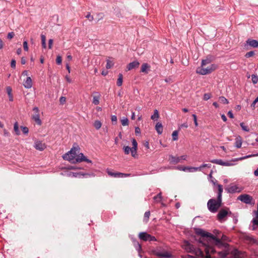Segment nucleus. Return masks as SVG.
I'll use <instances>...</instances> for the list:
<instances>
[{"mask_svg":"<svg viewBox=\"0 0 258 258\" xmlns=\"http://www.w3.org/2000/svg\"><path fill=\"white\" fill-rule=\"evenodd\" d=\"M198 233L201 236L200 242L204 247L206 258H211V254L214 253H217L220 258H226L229 254L234 258H242L245 255L244 252L237 249L231 250L229 245L225 242L228 240V237L225 235L216 237L211 233L202 230Z\"/></svg>","mask_w":258,"mask_h":258,"instance_id":"obj_1","label":"nucleus"},{"mask_svg":"<svg viewBox=\"0 0 258 258\" xmlns=\"http://www.w3.org/2000/svg\"><path fill=\"white\" fill-rule=\"evenodd\" d=\"M198 242L199 245L198 248L187 241H184L182 247L188 252L194 253L197 256L202 258H206V252L204 249V246L200 242V238L198 239Z\"/></svg>","mask_w":258,"mask_h":258,"instance_id":"obj_2","label":"nucleus"},{"mask_svg":"<svg viewBox=\"0 0 258 258\" xmlns=\"http://www.w3.org/2000/svg\"><path fill=\"white\" fill-rule=\"evenodd\" d=\"M221 205L222 200L219 201V199H217V200L211 199L208 201L207 203L209 210L212 213H216L221 206Z\"/></svg>","mask_w":258,"mask_h":258,"instance_id":"obj_3","label":"nucleus"},{"mask_svg":"<svg viewBox=\"0 0 258 258\" xmlns=\"http://www.w3.org/2000/svg\"><path fill=\"white\" fill-rule=\"evenodd\" d=\"M217 67L215 64H210L209 66H201L197 68L196 72L202 75H205L210 74L215 70Z\"/></svg>","mask_w":258,"mask_h":258,"instance_id":"obj_4","label":"nucleus"},{"mask_svg":"<svg viewBox=\"0 0 258 258\" xmlns=\"http://www.w3.org/2000/svg\"><path fill=\"white\" fill-rule=\"evenodd\" d=\"M153 253L154 255L163 258H172L173 257L172 254L169 251L164 249L157 248L154 250Z\"/></svg>","mask_w":258,"mask_h":258,"instance_id":"obj_5","label":"nucleus"},{"mask_svg":"<svg viewBox=\"0 0 258 258\" xmlns=\"http://www.w3.org/2000/svg\"><path fill=\"white\" fill-rule=\"evenodd\" d=\"M75 149V147H73L69 152L63 155L62 156L63 159L68 160L73 163H77L76 160V158H75L77 153H73V151Z\"/></svg>","mask_w":258,"mask_h":258,"instance_id":"obj_6","label":"nucleus"},{"mask_svg":"<svg viewBox=\"0 0 258 258\" xmlns=\"http://www.w3.org/2000/svg\"><path fill=\"white\" fill-rule=\"evenodd\" d=\"M33 114L32 115V119L38 125L41 124V121L40 119L39 110L37 107H35L33 109Z\"/></svg>","mask_w":258,"mask_h":258,"instance_id":"obj_7","label":"nucleus"},{"mask_svg":"<svg viewBox=\"0 0 258 258\" xmlns=\"http://www.w3.org/2000/svg\"><path fill=\"white\" fill-rule=\"evenodd\" d=\"M238 200L241 201L242 202L246 204H251L252 201V198L249 195L243 194L241 195L238 197Z\"/></svg>","mask_w":258,"mask_h":258,"instance_id":"obj_8","label":"nucleus"},{"mask_svg":"<svg viewBox=\"0 0 258 258\" xmlns=\"http://www.w3.org/2000/svg\"><path fill=\"white\" fill-rule=\"evenodd\" d=\"M229 213L231 214V212H228V209H221L217 215L218 220L222 221Z\"/></svg>","mask_w":258,"mask_h":258,"instance_id":"obj_9","label":"nucleus"},{"mask_svg":"<svg viewBox=\"0 0 258 258\" xmlns=\"http://www.w3.org/2000/svg\"><path fill=\"white\" fill-rule=\"evenodd\" d=\"M226 190L229 193L239 192L241 191V188L236 185H230Z\"/></svg>","mask_w":258,"mask_h":258,"instance_id":"obj_10","label":"nucleus"},{"mask_svg":"<svg viewBox=\"0 0 258 258\" xmlns=\"http://www.w3.org/2000/svg\"><path fill=\"white\" fill-rule=\"evenodd\" d=\"M150 68H151V67L148 63H144L141 66L140 72L141 73H143L146 74H148L149 72L150 71Z\"/></svg>","mask_w":258,"mask_h":258,"instance_id":"obj_11","label":"nucleus"},{"mask_svg":"<svg viewBox=\"0 0 258 258\" xmlns=\"http://www.w3.org/2000/svg\"><path fill=\"white\" fill-rule=\"evenodd\" d=\"M140 65V62L138 61H134L132 62H130L127 66V69L128 71L131 70L132 69L137 68L139 67Z\"/></svg>","mask_w":258,"mask_h":258,"instance_id":"obj_12","label":"nucleus"},{"mask_svg":"<svg viewBox=\"0 0 258 258\" xmlns=\"http://www.w3.org/2000/svg\"><path fill=\"white\" fill-rule=\"evenodd\" d=\"M133 147L132 148V155L135 157L137 153L138 143L135 139L132 140Z\"/></svg>","mask_w":258,"mask_h":258,"instance_id":"obj_13","label":"nucleus"},{"mask_svg":"<svg viewBox=\"0 0 258 258\" xmlns=\"http://www.w3.org/2000/svg\"><path fill=\"white\" fill-rule=\"evenodd\" d=\"M35 147L37 150L42 151L46 148V145L40 141H37L35 143Z\"/></svg>","mask_w":258,"mask_h":258,"instance_id":"obj_14","label":"nucleus"},{"mask_svg":"<svg viewBox=\"0 0 258 258\" xmlns=\"http://www.w3.org/2000/svg\"><path fill=\"white\" fill-rule=\"evenodd\" d=\"M149 236L150 234L146 232H140L139 234V238L144 241H148Z\"/></svg>","mask_w":258,"mask_h":258,"instance_id":"obj_15","label":"nucleus"},{"mask_svg":"<svg viewBox=\"0 0 258 258\" xmlns=\"http://www.w3.org/2000/svg\"><path fill=\"white\" fill-rule=\"evenodd\" d=\"M211 162L223 166H229L231 164L228 162H223L222 160L218 159L211 160Z\"/></svg>","mask_w":258,"mask_h":258,"instance_id":"obj_16","label":"nucleus"},{"mask_svg":"<svg viewBox=\"0 0 258 258\" xmlns=\"http://www.w3.org/2000/svg\"><path fill=\"white\" fill-rule=\"evenodd\" d=\"M26 88H30L32 86V80L30 77H28L23 84Z\"/></svg>","mask_w":258,"mask_h":258,"instance_id":"obj_17","label":"nucleus"},{"mask_svg":"<svg viewBox=\"0 0 258 258\" xmlns=\"http://www.w3.org/2000/svg\"><path fill=\"white\" fill-rule=\"evenodd\" d=\"M246 42L252 47L256 48L258 47V40H256L249 39L247 40Z\"/></svg>","mask_w":258,"mask_h":258,"instance_id":"obj_18","label":"nucleus"},{"mask_svg":"<svg viewBox=\"0 0 258 258\" xmlns=\"http://www.w3.org/2000/svg\"><path fill=\"white\" fill-rule=\"evenodd\" d=\"M169 161L170 163L176 164L179 162H180V158L179 157H176L174 156H173L172 155H170L169 156Z\"/></svg>","mask_w":258,"mask_h":258,"instance_id":"obj_19","label":"nucleus"},{"mask_svg":"<svg viewBox=\"0 0 258 258\" xmlns=\"http://www.w3.org/2000/svg\"><path fill=\"white\" fill-rule=\"evenodd\" d=\"M242 140L240 136H238L235 139V146L237 148L241 147Z\"/></svg>","mask_w":258,"mask_h":258,"instance_id":"obj_20","label":"nucleus"},{"mask_svg":"<svg viewBox=\"0 0 258 258\" xmlns=\"http://www.w3.org/2000/svg\"><path fill=\"white\" fill-rule=\"evenodd\" d=\"M107 173L109 175L114 177H120L122 175L121 172H113L111 171L108 170Z\"/></svg>","mask_w":258,"mask_h":258,"instance_id":"obj_21","label":"nucleus"},{"mask_svg":"<svg viewBox=\"0 0 258 258\" xmlns=\"http://www.w3.org/2000/svg\"><path fill=\"white\" fill-rule=\"evenodd\" d=\"M217 186H218V190L217 199H219V201H220V200H222V194L223 192V186L221 184H218Z\"/></svg>","mask_w":258,"mask_h":258,"instance_id":"obj_22","label":"nucleus"},{"mask_svg":"<svg viewBox=\"0 0 258 258\" xmlns=\"http://www.w3.org/2000/svg\"><path fill=\"white\" fill-rule=\"evenodd\" d=\"M81 156H82V157H83L84 158H83V159H80V158H76V162H78V163H79V162H83V161H85V162H87L88 163H91L92 161L87 159L84 155L83 154H81Z\"/></svg>","mask_w":258,"mask_h":258,"instance_id":"obj_23","label":"nucleus"},{"mask_svg":"<svg viewBox=\"0 0 258 258\" xmlns=\"http://www.w3.org/2000/svg\"><path fill=\"white\" fill-rule=\"evenodd\" d=\"M156 130L159 134H161L163 132V126L162 124L158 122L156 125Z\"/></svg>","mask_w":258,"mask_h":258,"instance_id":"obj_24","label":"nucleus"},{"mask_svg":"<svg viewBox=\"0 0 258 258\" xmlns=\"http://www.w3.org/2000/svg\"><path fill=\"white\" fill-rule=\"evenodd\" d=\"M100 95L98 94L97 95L93 96V103L95 105H98L99 103V99Z\"/></svg>","mask_w":258,"mask_h":258,"instance_id":"obj_25","label":"nucleus"},{"mask_svg":"<svg viewBox=\"0 0 258 258\" xmlns=\"http://www.w3.org/2000/svg\"><path fill=\"white\" fill-rule=\"evenodd\" d=\"M123 81V76L121 74H119L118 75V78L117 80V85L118 86H121L122 84Z\"/></svg>","mask_w":258,"mask_h":258,"instance_id":"obj_26","label":"nucleus"},{"mask_svg":"<svg viewBox=\"0 0 258 258\" xmlns=\"http://www.w3.org/2000/svg\"><path fill=\"white\" fill-rule=\"evenodd\" d=\"M159 118V113L157 109L154 110V114L151 117L152 120H157Z\"/></svg>","mask_w":258,"mask_h":258,"instance_id":"obj_27","label":"nucleus"},{"mask_svg":"<svg viewBox=\"0 0 258 258\" xmlns=\"http://www.w3.org/2000/svg\"><path fill=\"white\" fill-rule=\"evenodd\" d=\"M93 125L96 130H99L101 127L102 123L99 120H96Z\"/></svg>","mask_w":258,"mask_h":258,"instance_id":"obj_28","label":"nucleus"},{"mask_svg":"<svg viewBox=\"0 0 258 258\" xmlns=\"http://www.w3.org/2000/svg\"><path fill=\"white\" fill-rule=\"evenodd\" d=\"M211 60L209 58L203 59L202 61L201 66H209L211 64Z\"/></svg>","mask_w":258,"mask_h":258,"instance_id":"obj_29","label":"nucleus"},{"mask_svg":"<svg viewBox=\"0 0 258 258\" xmlns=\"http://www.w3.org/2000/svg\"><path fill=\"white\" fill-rule=\"evenodd\" d=\"M14 130L17 135H20V132L19 130V125L17 122H16L14 124Z\"/></svg>","mask_w":258,"mask_h":258,"instance_id":"obj_30","label":"nucleus"},{"mask_svg":"<svg viewBox=\"0 0 258 258\" xmlns=\"http://www.w3.org/2000/svg\"><path fill=\"white\" fill-rule=\"evenodd\" d=\"M219 101L223 104H228L229 103L228 100L224 97L221 96L219 98Z\"/></svg>","mask_w":258,"mask_h":258,"instance_id":"obj_31","label":"nucleus"},{"mask_svg":"<svg viewBox=\"0 0 258 258\" xmlns=\"http://www.w3.org/2000/svg\"><path fill=\"white\" fill-rule=\"evenodd\" d=\"M240 125L243 131H246V132L249 131V128L248 126L245 125V124L243 122L240 123Z\"/></svg>","mask_w":258,"mask_h":258,"instance_id":"obj_32","label":"nucleus"},{"mask_svg":"<svg viewBox=\"0 0 258 258\" xmlns=\"http://www.w3.org/2000/svg\"><path fill=\"white\" fill-rule=\"evenodd\" d=\"M121 122L123 126L127 125L128 124V120L126 117H123L121 120Z\"/></svg>","mask_w":258,"mask_h":258,"instance_id":"obj_33","label":"nucleus"},{"mask_svg":"<svg viewBox=\"0 0 258 258\" xmlns=\"http://www.w3.org/2000/svg\"><path fill=\"white\" fill-rule=\"evenodd\" d=\"M172 140L173 141H176L178 139V132L177 131H174L172 134Z\"/></svg>","mask_w":258,"mask_h":258,"instance_id":"obj_34","label":"nucleus"},{"mask_svg":"<svg viewBox=\"0 0 258 258\" xmlns=\"http://www.w3.org/2000/svg\"><path fill=\"white\" fill-rule=\"evenodd\" d=\"M251 80L253 84H256L258 82V76L255 75H252Z\"/></svg>","mask_w":258,"mask_h":258,"instance_id":"obj_35","label":"nucleus"},{"mask_svg":"<svg viewBox=\"0 0 258 258\" xmlns=\"http://www.w3.org/2000/svg\"><path fill=\"white\" fill-rule=\"evenodd\" d=\"M188 170L189 172L197 171H201V167H189Z\"/></svg>","mask_w":258,"mask_h":258,"instance_id":"obj_36","label":"nucleus"},{"mask_svg":"<svg viewBox=\"0 0 258 258\" xmlns=\"http://www.w3.org/2000/svg\"><path fill=\"white\" fill-rule=\"evenodd\" d=\"M212 173H213V171L211 170L210 172V173L209 175V178L211 179V180H210L211 182H212L215 185L216 184V180L215 179L213 178V177L212 176Z\"/></svg>","mask_w":258,"mask_h":258,"instance_id":"obj_37","label":"nucleus"},{"mask_svg":"<svg viewBox=\"0 0 258 258\" xmlns=\"http://www.w3.org/2000/svg\"><path fill=\"white\" fill-rule=\"evenodd\" d=\"M123 149L125 154H128L130 152L132 153V148L128 146L124 147Z\"/></svg>","mask_w":258,"mask_h":258,"instance_id":"obj_38","label":"nucleus"},{"mask_svg":"<svg viewBox=\"0 0 258 258\" xmlns=\"http://www.w3.org/2000/svg\"><path fill=\"white\" fill-rule=\"evenodd\" d=\"M113 64L114 63L112 61L109 60H107L106 68L107 69H110L113 66Z\"/></svg>","mask_w":258,"mask_h":258,"instance_id":"obj_39","label":"nucleus"},{"mask_svg":"<svg viewBox=\"0 0 258 258\" xmlns=\"http://www.w3.org/2000/svg\"><path fill=\"white\" fill-rule=\"evenodd\" d=\"M253 225L252 226V229L255 230V225L258 226V219H253L252 221Z\"/></svg>","mask_w":258,"mask_h":258,"instance_id":"obj_40","label":"nucleus"},{"mask_svg":"<svg viewBox=\"0 0 258 258\" xmlns=\"http://www.w3.org/2000/svg\"><path fill=\"white\" fill-rule=\"evenodd\" d=\"M150 215V211H147V212H146L145 213L144 219H145V220H146V222H147L148 221V219L149 218Z\"/></svg>","mask_w":258,"mask_h":258,"instance_id":"obj_41","label":"nucleus"},{"mask_svg":"<svg viewBox=\"0 0 258 258\" xmlns=\"http://www.w3.org/2000/svg\"><path fill=\"white\" fill-rule=\"evenodd\" d=\"M161 198H162V197H161V193H159V194H158L156 196L154 197V199L156 201V202H160L161 200Z\"/></svg>","mask_w":258,"mask_h":258,"instance_id":"obj_42","label":"nucleus"},{"mask_svg":"<svg viewBox=\"0 0 258 258\" xmlns=\"http://www.w3.org/2000/svg\"><path fill=\"white\" fill-rule=\"evenodd\" d=\"M258 156V154L249 155L244 156L243 157L240 158V160H243V159H246V158H250V157H254V156Z\"/></svg>","mask_w":258,"mask_h":258,"instance_id":"obj_43","label":"nucleus"},{"mask_svg":"<svg viewBox=\"0 0 258 258\" xmlns=\"http://www.w3.org/2000/svg\"><path fill=\"white\" fill-rule=\"evenodd\" d=\"M211 97V94L210 93H206L204 95V100H208Z\"/></svg>","mask_w":258,"mask_h":258,"instance_id":"obj_44","label":"nucleus"},{"mask_svg":"<svg viewBox=\"0 0 258 258\" xmlns=\"http://www.w3.org/2000/svg\"><path fill=\"white\" fill-rule=\"evenodd\" d=\"M254 52L252 51H249V52H247L245 56L246 57L248 58V57L252 56L254 55Z\"/></svg>","mask_w":258,"mask_h":258,"instance_id":"obj_45","label":"nucleus"},{"mask_svg":"<svg viewBox=\"0 0 258 258\" xmlns=\"http://www.w3.org/2000/svg\"><path fill=\"white\" fill-rule=\"evenodd\" d=\"M62 61V58L61 57L60 55L57 56L56 59V62L58 64H60L61 63Z\"/></svg>","mask_w":258,"mask_h":258,"instance_id":"obj_46","label":"nucleus"},{"mask_svg":"<svg viewBox=\"0 0 258 258\" xmlns=\"http://www.w3.org/2000/svg\"><path fill=\"white\" fill-rule=\"evenodd\" d=\"M22 132L24 134H28L29 132L28 128L26 126H21Z\"/></svg>","mask_w":258,"mask_h":258,"instance_id":"obj_47","label":"nucleus"},{"mask_svg":"<svg viewBox=\"0 0 258 258\" xmlns=\"http://www.w3.org/2000/svg\"><path fill=\"white\" fill-rule=\"evenodd\" d=\"M213 233L215 235L212 234L214 236H215L216 237H220V236H219L220 234V231L218 230H214L213 231Z\"/></svg>","mask_w":258,"mask_h":258,"instance_id":"obj_48","label":"nucleus"},{"mask_svg":"<svg viewBox=\"0 0 258 258\" xmlns=\"http://www.w3.org/2000/svg\"><path fill=\"white\" fill-rule=\"evenodd\" d=\"M15 36V34L13 32H11L8 33L7 35L8 39H11Z\"/></svg>","mask_w":258,"mask_h":258,"instance_id":"obj_49","label":"nucleus"},{"mask_svg":"<svg viewBox=\"0 0 258 258\" xmlns=\"http://www.w3.org/2000/svg\"><path fill=\"white\" fill-rule=\"evenodd\" d=\"M66 101V98L61 96L59 99V102L61 104H63Z\"/></svg>","mask_w":258,"mask_h":258,"instance_id":"obj_50","label":"nucleus"},{"mask_svg":"<svg viewBox=\"0 0 258 258\" xmlns=\"http://www.w3.org/2000/svg\"><path fill=\"white\" fill-rule=\"evenodd\" d=\"M23 47H24V49L25 51H27L28 50V43H27V42L26 41H25L23 42Z\"/></svg>","mask_w":258,"mask_h":258,"instance_id":"obj_51","label":"nucleus"},{"mask_svg":"<svg viewBox=\"0 0 258 258\" xmlns=\"http://www.w3.org/2000/svg\"><path fill=\"white\" fill-rule=\"evenodd\" d=\"M53 40L52 39H50L48 41V48L51 49L52 47Z\"/></svg>","mask_w":258,"mask_h":258,"instance_id":"obj_52","label":"nucleus"},{"mask_svg":"<svg viewBox=\"0 0 258 258\" xmlns=\"http://www.w3.org/2000/svg\"><path fill=\"white\" fill-rule=\"evenodd\" d=\"M211 167V164H203L201 166H200V167H201V170L203 168H205V167L210 168Z\"/></svg>","mask_w":258,"mask_h":258,"instance_id":"obj_53","label":"nucleus"},{"mask_svg":"<svg viewBox=\"0 0 258 258\" xmlns=\"http://www.w3.org/2000/svg\"><path fill=\"white\" fill-rule=\"evenodd\" d=\"M86 17L87 18H88L90 21H93V16H92V15H91V14H90V13H89L87 15V16H86Z\"/></svg>","mask_w":258,"mask_h":258,"instance_id":"obj_54","label":"nucleus"},{"mask_svg":"<svg viewBox=\"0 0 258 258\" xmlns=\"http://www.w3.org/2000/svg\"><path fill=\"white\" fill-rule=\"evenodd\" d=\"M192 117L194 118V123L196 126L198 125V121H197V116L195 114H192Z\"/></svg>","mask_w":258,"mask_h":258,"instance_id":"obj_55","label":"nucleus"},{"mask_svg":"<svg viewBox=\"0 0 258 258\" xmlns=\"http://www.w3.org/2000/svg\"><path fill=\"white\" fill-rule=\"evenodd\" d=\"M188 168L189 167H182L181 166H178L177 167V169L180 170L185 171L186 170H188Z\"/></svg>","mask_w":258,"mask_h":258,"instance_id":"obj_56","label":"nucleus"},{"mask_svg":"<svg viewBox=\"0 0 258 258\" xmlns=\"http://www.w3.org/2000/svg\"><path fill=\"white\" fill-rule=\"evenodd\" d=\"M16 60H14V59H13L12 61H11V66L12 68H15L16 67Z\"/></svg>","mask_w":258,"mask_h":258,"instance_id":"obj_57","label":"nucleus"},{"mask_svg":"<svg viewBox=\"0 0 258 258\" xmlns=\"http://www.w3.org/2000/svg\"><path fill=\"white\" fill-rule=\"evenodd\" d=\"M7 92L9 95V96H10L12 95V88L10 87H7Z\"/></svg>","mask_w":258,"mask_h":258,"instance_id":"obj_58","label":"nucleus"},{"mask_svg":"<svg viewBox=\"0 0 258 258\" xmlns=\"http://www.w3.org/2000/svg\"><path fill=\"white\" fill-rule=\"evenodd\" d=\"M149 241H156V239L154 236H153L150 234Z\"/></svg>","mask_w":258,"mask_h":258,"instance_id":"obj_59","label":"nucleus"},{"mask_svg":"<svg viewBox=\"0 0 258 258\" xmlns=\"http://www.w3.org/2000/svg\"><path fill=\"white\" fill-rule=\"evenodd\" d=\"M111 121L112 122H114L116 123L117 121V117L115 115H112L111 116Z\"/></svg>","mask_w":258,"mask_h":258,"instance_id":"obj_60","label":"nucleus"},{"mask_svg":"<svg viewBox=\"0 0 258 258\" xmlns=\"http://www.w3.org/2000/svg\"><path fill=\"white\" fill-rule=\"evenodd\" d=\"M41 42H46V37L44 35H43V34L41 35Z\"/></svg>","mask_w":258,"mask_h":258,"instance_id":"obj_61","label":"nucleus"},{"mask_svg":"<svg viewBox=\"0 0 258 258\" xmlns=\"http://www.w3.org/2000/svg\"><path fill=\"white\" fill-rule=\"evenodd\" d=\"M228 116H229V117L230 118H234L233 114V113H232V111H228Z\"/></svg>","mask_w":258,"mask_h":258,"instance_id":"obj_62","label":"nucleus"},{"mask_svg":"<svg viewBox=\"0 0 258 258\" xmlns=\"http://www.w3.org/2000/svg\"><path fill=\"white\" fill-rule=\"evenodd\" d=\"M188 127V125H187V123L186 122L185 123H184L182 124H181L180 125V128H182V127H185V128H187Z\"/></svg>","mask_w":258,"mask_h":258,"instance_id":"obj_63","label":"nucleus"},{"mask_svg":"<svg viewBox=\"0 0 258 258\" xmlns=\"http://www.w3.org/2000/svg\"><path fill=\"white\" fill-rule=\"evenodd\" d=\"M135 133L136 134L140 133V128L139 127H136L135 128Z\"/></svg>","mask_w":258,"mask_h":258,"instance_id":"obj_64","label":"nucleus"}]
</instances>
